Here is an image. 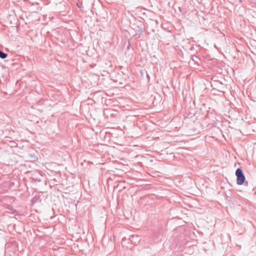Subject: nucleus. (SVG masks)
<instances>
[{
    "mask_svg": "<svg viewBox=\"0 0 256 256\" xmlns=\"http://www.w3.org/2000/svg\"><path fill=\"white\" fill-rule=\"evenodd\" d=\"M192 59L194 60H196V58H194V56L192 57Z\"/></svg>",
    "mask_w": 256,
    "mask_h": 256,
    "instance_id": "10",
    "label": "nucleus"
},
{
    "mask_svg": "<svg viewBox=\"0 0 256 256\" xmlns=\"http://www.w3.org/2000/svg\"><path fill=\"white\" fill-rule=\"evenodd\" d=\"M128 240L132 242V244H136L137 242L140 240L139 236L137 235H132L129 238Z\"/></svg>",
    "mask_w": 256,
    "mask_h": 256,
    "instance_id": "3",
    "label": "nucleus"
},
{
    "mask_svg": "<svg viewBox=\"0 0 256 256\" xmlns=\"http://www.w3.org/2000/svg\"><path fill=\"white\" fill-rule=\"evenodd\" d=\"M194 58H196V59H198V57H197V56H194Z\"/></svg>",
    "mask_w": 256,
    "mask_h": 256,
    "instance_id": "9",
    "label": "nucleus"
},
{
    "mask_svg": "<svg viewBox=\"0 0 256 256\" xmlns=\"http://www.w3.org/2000/svg\"><path fill=\"white\" fill-rule=\"evenodd\" d=\"M126 240V238L124 237V238H123L122 239V241L124 242V240Z\"/></svg>",
    "mask_w": 256,
    "mask_h": 256,
    "instance_id": "7",
    "label": "nucleus"
},
{
    "mask_svg": "<svg viewBox=\"0 0 256 256\" xmlns=\"http://www.w3.org/2000/svg\"><path fill=\"white\" fill-rule=\"evenodd\" d=\"M186 135L188 136H194L198 134V130L194 122H190L186 127Z\"/></svg>",
    "mask_w": 256,
    "mask_h": 256,
    "instance_id": "1",
    "label": "nucleus"
},
{
    "mask_svg": "<svg viewBox=\"0 0 256 256\" xmlns=\"http://www.w3.org/2000/svg\"><path fill=\"white\" fill-rule=\"evenodd\" d=\"M28 157L30 158H31L32 160H36L38 159L37 157L35 156L34 154H29Z\"/></svg>",
    "mask_w": 256,
    "mask_h": 256,
    "instance_id": "5",
    "label": "nucleus"
},
{
    "mask_svg": "<svg viewBox=\"0 0 256 256\" xmlns=\"http://www.w3.org/2000/svg\"><path fill=\"white\" fill-rule=\"evenodd\" d=\"M178 8H179L180 11L181 12L182 10L180 7H178Z\"/></svg>",
    "mask_w": 256,
    "mask_h": 256,
    "instance_id": "8",
    "label": "nucleus"
},
{
    "mask_svg": "<svg viewBox=\"0 0 256 256\" xmlns=\"http://www.w3.org/2000/svg\"><path fill=\"white\" fill-rule=\"evenodd\" d=\"M174 62H172L171 63H170V66L171 68H174L175 67L174 66Z\"/></svg>",
    "mask_w": 256,
    "mask_h": 256,
    "instance_id": "6",
    "label": "nucleus"
},
{
    "mask_svg": "<svg viewBox=\"0 0 256 256\" xmlns=\"http://www.w3.org/2000/svg\"><path fill=\"white\" fill-rule=\"evenodd\" d=\"M255 189L256 190V188H255Z\"/></svg>",
    "mask_w": 256,
    "mask_h": 256,
    "instance_id": "11",
    "label": "nucleus"
},
{
    "mask_svg": "<svg viewBox=\"0 0 256 256\" xmlns=\"http://www.w3.org/2000/svg\"><path fill=\"white\" fill-rule=\"evenodd\" d=\"M8 56V54L0 50V58L4 59Z\"/></svg>",
    "mask_w": 256,
    "mask_h": 256,
    "instance_id": "4",
    "label": "nucleus"
},
{
    "mask_svg": "<svg viewBox=\"0 0 256 256\" xmlns=\"http://www.w3.org/2000/svg\"><path fill=\"white\" fill-rule=\"evenodd\" d=\"M236 183L238 185L242 184L245 181V176L240 168L236 169Z\"/></svg>",
    "mask_w": 256,
    "mask_h": 256,
    "instance_id": "2",
    "label": "nucleus"
}]
</instances>
